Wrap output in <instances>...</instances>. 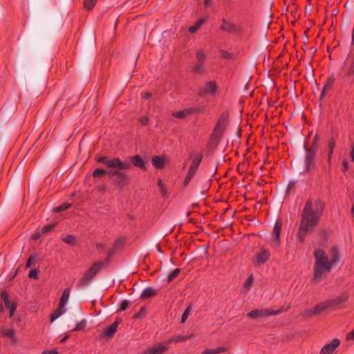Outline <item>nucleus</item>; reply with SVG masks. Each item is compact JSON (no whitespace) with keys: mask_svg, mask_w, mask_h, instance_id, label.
I'll use <instances>...</instances> for the list:
<instances>
[{"mask_svg":"<svg viewBox=\"0 0 354 354\" xmlns=\"http://www.w3.org/2000/svg\"><path fill=\"white\" fill-rule=\"evenodd\" d=\"M146 315V310L145 308H141L138 313L134 315L135 318H142Z\"/></svg>","mask_w":354,"mask_h":354,"instance_id":"nucleus-46","label":"nucleus"},{"mask_svg":"<svg viewBox=\"0 0 354 354\" xmlns=\"http://www.w3.org/2000/svg\"><path fill=\"white\" fill-rule=\"evenodd\" d=\"M301 315L305 317H310L317 315L315 308L306 309L301 312Z\"/></svg>","mask_w":354,"mask_h":354,"instance_id":"nucleus-35","label":"nucleus"},{"mask_svg":"<svg viewBox=\"0 0 354 354\" xmlns=\"http://www.w3.org/2000/svg\"><path fill=\"white\" fill-rule=\"evenodd\" d=\"M282 224L277 220L274 224L272 236L268 241L271 247L277 248L280 245V234L281 231Z\"/></svg>","mask_w":354,"mask_h":354,"instance_id":"nucleus-8","label":"nucleus"},{"mask_svg":"<svg viewBox=\"0 0 354 354\" xmlns=\"http://www.w3.org/2000/svg\"><path fill=\"white\" fill-rule=\"evenodd\" d=\"M120 172V170H109L106 171V174L110 176L111 178L115 177L116 178L117 176H118L119 173Z\"/></svg>","mask_w":354,"mask_h":354,"instance_id":"nucleus-47","label":"nucleus"},{"mask_svg":"<svg viewBox=\"0 0 354 354\" xmlns=\"http://www.w3.org/2000/svg\"><path fill=\"white\" fill-rule=\"evenodd\" d=\"M203 159V153H199L194 156L193 160L191 164L190 167L197 169H198V167L202 161Z\"/></svg>","mask_w":354,"mask_h":354,"instance_id":"nucleus-27","label":"nucleus"},{"mask_svg":"<svg viewBox=\"0 0 354 354\" xmlns=\"http://www.w3.org/2000/svg\"><path fill=\"white\" fill-rule=\"evenodd\" d=\"M307 153L304 160V165L306 171H310L313 167H315L314 159L315 158L316 154L313 153V151L312 152L306 151Z\"/></svg>","mask_w":354,"mask_h":354,"instance_id":"nucleus-15","label":"nucleus"},{"mask_svg":"<svg viewBox=\"0 0 354 354\" xmlns=\"http://www.w3.org/2000/svg\"><path fill=\"white\" fill-rule=\"evenodd\" d=\"M326 207L325 202L319 198H310L304 204L297 232L301 243L308 233L313 232L319 224Z\"/></svg>","mask_w":354,"mask_h":354,"instance_id":"nucleus-1","label":"nucleus"},{"mask_svg":"<svg viewBox=\"0 0 354 354\" xmlns=\"http://www.w3.org/2000/svg\"><path fill=\"white\" fill-rule=\"evenodd\" d=\"M342 165H343V171H346L348 169V163L346 160H344L342 162Z\"/></svg>","mask_w":354,"mask_h":354,"instance_id":"nucleus-59","label":"nucleus"},{"mask_svg":"<svg viewBox=\"0 0 354 354\" xmlns=\"http://www.w3.org/2000/svg\"><path fill=\"white\" fill-rule=\"evenodd\" d=\"M199 111V109L197 108H188L184 110L176 112L173 113V116L176 118L183 119L187 117L189 115L197 113Z\"/></svg>","mask_w":354,"mask_h":354,"instance_id":"nucleus-17","label":"nucleus"},{"mask_svg":"<svg viewBox=\"0 0 354 354\" xmlns=\"http://www.w3.org/2000/svg\"><path fill=\"white\" fill-rule=\"evenodd\" d=\"M335 145H336V142H335V138H330L328 142V156H333V150H334Z\"/></svg>","mask_w":354,"mask_h":354,"instance_id":"nucleus-34","label":"nucleus"},{"mask_svg":"<svg viewBox=\"0 0 354 354\" xmlns=\"http://www.w3.org/2000/svg\"><path fill=\"white\" fill-rule=\"evenodd\" d=\"M270 253L268 250L261 248L260 251L256 253V263L261 266L266 263L270 258Z\"/></svg>","mask_w":354,"mask_h":354,"instance_id":"nucleus-12","label":"nucleus"},{"mask_svg":"<svg viewBox=\"0 0 354 354\" xmlns=\"http://www.w3.org/2000/svg\"><path fill=\"white\" fill-rule=\"evenodd\" d=\"M196 62L192 71L194 73L202 74L205 72L203 64L207 58V55L203 49L198 50L196 53Z\"/></svg>","mask_w":354,"mask_h":354,"instance_id":"nucleus-9","label":"nucleus"},{"mask_svg":"<svg viewBox=\"0 0 354 354\" xmlns=\"http://www.w3.org/2000/svg\"><path fill=\"white\" fill-rule=\"evenodd\" d=\"M13 305H16L15 303H10V301H8V303H4V306L6 308H7L8 309L10 308V306H13Z\"/></svg>","mask_w":354,"mask_h":354,"instance_id":"nucleus-61","label":"nucleus"},{"mask_svg":"<svg viewBox=\"0 0 354 354\" xmlns=\"http://www.w3.org/2000/svg\"><path fill=\"white\" fill-rule=\"evenodd\" d=\"M330 260H329L333 265H336L340 261V254L339 250L337 247L334 246L330 250Z\"/></svg>","mask_w":354,"mask_h":354,"instance_id":"nucleus-22","label":"nucleus"},{"mask_svg":"<svg viewBox=\"0 0 354 354\" xmlns=\"http://www.w3.org/2000/svg\"><path fill=\"white\" fill-rule=\"evenodd\" d=\"M62 241L66 243L73 245L75 243V237L73 235L68 234L62 238Z\"/></svg>","mask_w":354,"mask_h":354,"instance_id":"nucleus-37","label":"nucleus"},{"mask_svg":"<svg viewBox=\"0 0 354 354\" xmlns=\"http://www.w3.org/2000/svg\"><path fill=\"white\" fill-rule=\"evenodd\" d=\"M318 136H315V138H313L311 145L308 148L306 147V151L309 152H312L313 151V153L316 154L317 151L318 149Z\"/></svg>","mask_w":354,"mask_h":354,"instance_id":"nucleus-29","label":"nucleus"},{"mask_svg":"<svg viewBox=\"0 0 354 354\" xmlns=\"http://www.w3.org/2000/svg\"><path fill=\"white\" fill-rule=\"evenodd\" d=\"M217 91V86L215 81H209L205 84L204 86L198 91V95H214Z\"/></svg>","mask_w":354,"mask_h":354,"instance_id":"nucleus-10","label":"nucleus"},{"mask_svg":"<svg viewBox=\"0 0 354 354\" xmlns=\"http://www.w3.org/2000/svg\"><path fill=\"white\" fill-rule=\"evenodd\" d=\"M227 124L228 114L226 113H223L218 120L213 132L211 134L210 139L207 143L208 148L214 149L216 147L227 126Z\"/></svg>","mask_w":354,"mask_h":354,"instance_id":"nucleus-3","label":"nucleus"},{"mask_svg":"<svg viewBox=\"0 0 354 354\" xmlns=\"http://www.w3.org/2000/svg\"><path fill=\"white\" fill-rule=\"evenodd\" d=\"M71 205L70 203H62V205L57 206L54 208L55 212H60L68 209Z\"/></svg>","mask_w":354,"mask_h":354,"instance_id":"nucleus-38","label":"nucleus"},{"mask_svg":"<svg viewBox=\"0 0 354 354\" xmlns=\"http://www.w3.org/2000/svg\"><path fill=\"white\" fill-rule=\"evenodd\" d=\"M114 182L120 187H124L130 183L129 176L120 171L118 176L114 178Z\"/></svg>","mask_w":354,"mask_h":354,"instance_id":"nucleus-16","label":"nucleus"},{"mask_svg":"<svg viewBox=\"0 0 354 354\" xmlns=\"http://www.w3.org/2000/svg\"><path fill=\"white\" fill-rule=\"evenodd\" d=\"M227 349L223 346H219L214 349H205L204 350L201 354H218L221 353L226 352Z\"/></svg>","mask_w":354,"mask_h":354,"instance_id":"nucleus-28","label":"nucleus"},{"mask_svg":"<svg viewBox=\"0 0 354 354\" xmlns=\"http://www.w3.org/2000/svg\"><path fill=\"white\" fill-rule=\"evenodd\" d=\"M1 299L2 300V301L4 303H8V301H9V299H8V295L6 292L5 291H3L1 292Z\"/></svg>","mask_w":354,"mask_h":354,"instance_id":"nucleus-51","label":"nucleus"},{"mask_svg":"<svg viewBox=\"0 0 354 354\" xmlns=\"http://www.w3.org/2000/svg\"><path fill=\"white\" fill-rule=\"evenodd\" d=\"M351 161L354 162V145L352 147V149H351Z\"/></svg>","mask_w":354,"mask_h":354,"instance_id":"nucleus-62","label":"nucleus"},{"mask_svg":"<svg viewBox=\"0 0 354 354\" xmlns=\"http://www.w3.org/2000/svg\"><path fill=\"white\" fill-rule=\"evenodd\" d=\"M132 165L141 169H146L145 162L142 160L140 156L136 155L130 158Z\"/></svg>","mask_w":354,"mask_h":354,"instance_id":"nucleus-23","label":"nucleus"},{"mask_svg":"<svg viewBox=\"0 0 354 354\" xmlns=\"http://www.w3.org/2000/svg\"><path fill=\"white\" fill-rule=\"evenodd\" d=\"M36 261V257L34 255H31L29 257V258L27 260V263L26 265V268L30 267L33 263H35Z\"/></svg>","mask_w":354,"mask_h":354,"instance_id":"nucleus-45","label":"nucleus"},{"mask_svg":"<svg viewBox=\"0 0 354 354\" xmlns=\"http://www.w3.org/2000/svg\"><path fill=\"white\" fill-rule=\"evenodd\" d=\"M38 273H39V271L37 269H32L30 270L29 273H28V277L30 278V279H37L38 278Z\"/></svg>","mask_w":354,"mask_h":354,"instance_id":"nucleus-44","label":"nucleus"},{"mask_svg":"<svg viewBox=\"0 0 354 354\" xmlns=\"http://www.w3.org/2000/svg\"><path fill=\"white\" fill-rule=\"evenodd\" d=\"M119 324L118 321L112 323L107 328H106L101 334L102 337H111L115 333Z\"/></svg>","mask_w":354,"mask_h":354,"instance_id":"nucleus-18","label":"nucleus"},{"mask_svg":"<svg viewBox=\"0 0 354 354\" xmlns=\"http://www.w3.org/2000/svg\"><path fill=\"white\" fill-rule=\"evenodd\" d=\"M335 82V78L333 76L328 77L324 85L323 86L322 93L320 94V100H323L326 95V93L331 89Z\"/></svg>","mask_w":354,"mask_h":354,"instance_id":"nucleus-19","label":"nucleus"},{"mask_svg":"<svg viewBox=\"0 0 354 354\" xmlns=\"http://www.w3.org/2000/svg\"><path fill=\"white\" fill-rule=\"evenodd\" d=\"M158 186L160 187V193L162 194V195L165 196L167 194V189L165 187L164 185L162 184V180L160 179L158 180Z\"/></svg>","mask_w":354,"mask_h":354,"instance_id":"nucleus-48","label":"nucleus"},{"mask_svg":"<svg viewBox=\"0 0 354 354\" xmlns=\"http://www.w3.org/2000/svg\"><path fill=\"white\" fill-rule=\"evenodd\" d=\"M204 21L205 19H198L194 26H192L189 28V32L190 33H194L196 32L201 28Z\"/></svg>","mask_w":354,"mask_h":354,"instance_id":"nucleus-33","label":"nucleus"},{"mask_svg":"<svg viewBox=\"0 0 354 354\" xmlns=\"http://www.w3.org/2000/svg\"><path fill=\"white\" fill-rule=\"evenodd\" d=\"M151 93H149V92H146L143 95H142V97L145 100H147L149 99V97H151Z\"/></svg>","mask_w":354,"mask_h":354,"instance_id":"nucleus-60","label":"nucleus"},{"mask_svg":"<svg viewBox=\"0 0 354 354\" xmlns=\"http://www.w3.org/2000/svg\"><path fill=\"white\" fill-rule=\"evenodd\" d=\"M129 304V301L128 300H124L120 306L119 310L120 311L125 310L128 308Z\"/></svg>","mask_w":354,"mask_h":354,"instance_id":"nucleus-49","label":"nucleus"},{"mask_svg":"<svg viewBox=\"0 0 354 354\" xmlns=\"http://www.w3.org/2000/svg\"><path fill=\"white\" fill-rule=\"evenodd\" d=\"M139 120L142 125H147L149 122V119L147 116H143L140 118Z\"/></svg>","mask_w":354,"mask_h":354,"instance_id":"nucleus-56","label":"nucleus"},{"mask_svg":"<svg viewBox=\"0 0 354 354\" xmlns=\"http://www.w3.org/2000/svg\"><path fill=\"white\" fill-rule=\"evenodd\" d=\"M168 345L167 341L164 343H160L153 347L145 350L142 354H162L168 350Z\"/></svg>","mask_w":354,"mask_h":354,"instance_id":"nucleus-11","label":"nucleus"},{"mask_svg":"<svg viewBox=\"0 0 354 354\" xmlns=\"http://www.w3.org/2000/svg\"><path fill=\"white\" fill-rule=\"evenodd\" d=\"M15 335V330H12V329H10V330H7L6 332H5V335H6L7 337H13Z\"/></svg>","mask_w":354,"mask_h":354,"instance_id":"nucleus-53","label":"nucleus"},{"mask_svg":"<svg viewBox=\"0 0 354 354\" xmlns=\"http://www.w3.org/2000/svg\"><path fill=\"white\" fill-rule=\"evenodd\" d=\"M192 336H193L192 334H191L190 335H174L171 338L167 340V344H170L172 342L177 343V342H185V341L189 339Z\"/></svg>","mask_w":354,"mask_h":354,"instance_id":"nucleus-24","label":"nucleus"},{"mask_svg":"<svg viewBox=\"0 0 354 354\" xmlns=\"http://www.w3.org/2000/svg\"><path fill=\"white\" fill-rule=\"evenodd\" d=\"M151 163L156 169H162L165 167V158L155 156L152 157Z\"/></svg>","mask_w":354,"mask_h":354,"instance_id":"nucleus-25","label":"nucleus"},{"mask_svg":"<svg viewBox=\"0 0 354 354\" xmlns=\"http://www.w3.org/2000/svg\"><path fill=\"white\" fill-rule=\"evenodd\" d=\"M190 310H191V306H188L185 310L184 311V313H183L182 315V317H181V322L182 323H185L190 313Z\"/></svg>","mask_w":354,"mask_h":354,"instance_id":"nucleus-41","label":"nucleus"},{"mask_svg":"<svg viewBox=\"0 0 354 354\" xmlns=\"http://www.w3.org/2000/svg\"><path fill=\"white\" fill-rule=\"evenodd\" d=\"M103 266V262L98 261L95 262L91 268L84 273L83 277L79 281L77 286V288H82L88 285L91 279L97 274V273L101 270Z\"/></svg>","mask_w":354,"mask_h":354,"instance_id":"nucleus-4","label":"nucleus"},{"mask_svg":"<svg viewBox=\"0 0 354 354\" xmlns=\"http://www.w3.org/2000/svg\"><path fill=\"white\" fill-rule=\"evenodd\" d=\"M294 183H289L288 185V191H290L291 189H292V187H294Z\"/></svg>","mask_w":354,"mask_h":354,"instance_id":"nucleus-64","label":"nucleus"},{"mask_svg":"<svg viewBox=\"0 0 354 354\" xmlns=\"http://www.w3.org/2000/svg\"><path fill=\"white\" fill-rule=\"evenodd\" d=\"M41 354H58V351L56 348L52 349L50 351L45 350L41 353Z\"/></svg>","mask_w":354,"mask_h":354,"instance_id":"nucleus-55","label":"nucleus"},{"mask_svg":"<svg viewBox=\"0 0 354 354\" xmlns=\"http://www.w3.org/2000/svg\"><path fill=\"white\" fill-rule=\"evenodd\" d=\"M97 162L106 165L109 168H116L120 170L129 169L131 164L129 162H122L119 158L109 159L107 156H102L97 159Z\"/></svg>","mask_w":354,"mask_h":354,"instance_id":"nucleus-5","label":"nucleus"},{"mask_svg":"<svg viewBox=\"0 0 354 354\" xmlns=\"http://www.w3.org/2000/svg\"><path fill=\"white\" fill-rule=\"evenodd\" d=\"M69 295H70V290L68 288L65 289L63 291L62 295L60 301H59V304L62 306H66V304H67V302L68 301Z\"/></svg>","mask_w":354,"mask_h":354,"instance_id":"nucleus-30","label":"nucleus"},{"mask_svg":"<svg viewBox=\"0 0 354 354\" xmlns=\"http://www.w3.org/2000/svg\"><path fill=\"white\" fill-rule=\"evenodd\" d=\"M348 338L354 340V330H353L348 335Z\"/></svg>","mask_w":354,"mask_h":354,"instance_id":"nucleus-63","label":"nucleus"},{"mask_svg":"<svg viewBox=\"0 0 354 354\" xmlns=\"http://www.w3.org/2000/svg\"><path fill=\"white\" fill-rule=\"evenodd\" d=\"M252 282H253V277L252 275H250L249 277V278L247 279V281L245 283V287L250 286L251 284L252 283Z\"/></svg>","mask_w":354,"mask_h":354,"instance_id":"nucleus-58","label":"nucleus"},{"mask_svg":"<svg viewBox=\"0 0 354 354\" xmlns=\"http://www.w3.org/2000/svg\"><path fill=\"white\" fill-rule=\"evenodd\" d=\"M197 169H193L192 167H189L188 172L187 174V176L185 177V181H184V185L187 186L190 180L192 179L195 174L196 173Z\"/></svg>","mask_w":354,"mask_h":354,"instance_id":"nucleus-31","label":"nucleus"},{"mask_svg":"<svg viewBox=\"0 0 354 354\" xmlns=\"http://www.w3.org/2000/svg\"><path fill=\"white\" fill-rule=\"evenodd\" d=\"M66 311L65 306H62L59 304L58 308L51 314L50 322H53L64 314Z\"/></svg>","mask_w":354,"mask_h":354,"instance_id":"nucleus-26","label":"nucleus"},{"mask_svg":"<svg viewBox=\"0 0 354 354\" xmlns=\"http://www.w3.org/2000/svg\"><path fill=\"white\" fill-rule=\"evenodd\" d=\"M120 243V241L117 240L115 241L114 247L113 248L111 249L109 252V257H111L115 252V248L118 246V245Z\"/></svg>","mask_w":354,"mask_h":354,"instance_id":"nucleus-52","label":"nucleus"},{"mask_svg":"<svg viewBox=\"0 0 354 354\" xmlns=\"http://www.w3.org/2000/svg\"><path fill=\"white\" fill-rule=\"evenodd\" d=\"M346 75L352 76L354 75V53L350 54L346 60Z\"/></svg>","mask_w":354,"mask_h":354,"instance_id":"nucleus-21","label":"nucleus"},{"mask_svg":"<svg viewBox=\"0 0 354 354\" xmlns=\"http://www.w3.org/2000/svg\"><path fill=\"white\" fill-rule=\"evenodd\" d=\"M86 320H82L77 324L76 326L72 330V331H77L83 329L86 326Z\"/></svg>","mask_w":354,"mask_h":354,"instance_id":"nucleus-43","label":"nucleus"},{"mask_svg":"<svg viewBox=\"0 0 354 354\" xmlns=\"http://www.w3.org/2000/svg\"><path fill=\"white\" fill-rule=\"evenodd\" d=\"M158 295V290L152 287H147L143 290L140 295V298L147 299L155 297Z\"/></svg>","mask_w":354,"mask_h":354,"instance_id":"nucleus-20","label":"nucleus"},{"mask_svg":"<svg viewBox=\"0 0 354 354\" xmlns=\"http://www.w3.org/2000/svg\"><path fill=\"white\" fill-rule=\"evenodd\" d=\"M221 56L225 59H231L232 57V54L225 50H221Z\"/></svg>","mask_w":354,"mask_h":354,"instance_id":"nucleus-50","label":"nucleus"},{"mask_svg":"<svg viewBox=\"0 0 354 354\" xmlns=\"http://www.w3.org/2000/svg\"><path fill=\"white\" fill-rule=\"evenodd\" d=\"M97 0H84V7L87 10H92L96 4Z\"/></svg>","mask_w":354,"mask_h":354,"instance_id":"nucleus-39","label":"nucleus"},{"mask_svg":"<svg viewBox=\"0 0 354 354\" xmlns=\"http://www.w3.org/2000/svg\"><path fill=\"white\" fill-rule=\"evenodd\" d=\"M340 342L338 339H333L330 343L326 344L321 350L319 354H330L338 347Z\"/></svg>","mask_w":354,"mask_h":354,"instance_id":"nucleus-14","label":"nucleus"},{"mask_svg":"<svg viewBox=\"0 0 354 354\" xmlns=\"http://www.w3.org/2000/svg\"><path fill=\"white\" fill-rule=\"evenodd\" d=\"M283 308H280L279 310H272L269 308L266 309H256L250 311L247 314V317L251 319H257L259 317H268V316H272V315H277L282 312H283Z\"/></svg>","mask_w":354,"mask_h":354,"instance_id":"nucleus-7","label":"nucleus"},{"mask_svg":"<svg viewBox=\"0 0 354 354\" xmlns=\"http://www.w3.org/2000/svg\"><path fill=\"white\" fill-rule=\"evenodd\" d=\"M96 248L98 250L103 251L105 249V245L103 243H97L96 244Z\"/></svg>","mask_w":354,"mask_h":354,"instance_id":"nucleus-57","label":"nucleus"},{"mask_svg":"<svg viewBox=\"0 0 354 354\" xmlns=\"http://www.w3.org/2000/svg\"><path fill=\"white\" fill-rule=\"evenodd\" d=\"M315 259L313 281L319 283L329 273L333 264L329 261L324 250H316L314 252Z\"/></svg>","mask_w":354,"mask_h":354,"instance_id":"nucleus-2","label":"nucleus"},{"mask_svg":"<svg viewBox=\"0 0 354 354\" xmlns=\"http://www.w3.org/2000/svg\"><path fill=\"white\" fill-rule=\"evenodd\" d=\"M180 270L179 268L174 269L167 276L168 282H171L180 273Z\"/></svg>","mask_w":354,"mask_h":354,"instance_id":"nucleus-36","label":"nucleus"},{"mask_svg":"<svg viewBox=\"0 0 354 354\" xmlns=\"http://www.w3.org/2000/svg\"><path fill=\"white\" fill-rule=\"evenodd\" d=\"M197 169H193L192 167H189L188 172L187 174V176L185 177V181H184V185L187 186L190 180L192 179L195 174L196 173Z\"/></svg>","mask_w":354,"mask_h":354,"instance_id":"nucleus-32","label":"nucleus"},{"mask_svg":"<svg viewBox=\"0 0 354 354\" xmlns=\"http://www.w3.org/2000/svg\"><path fill=\"white\" fill-rule=\"evenodd\" d=\"M345 300H346V297L343 295H341L334 299H330V300H327L324 302L319 303L314 307L315 310V313L317 315L328 308H333V307L343 303Z\"/></svg>","mask_w":354,"mask_h":354,"instance_id":"nucleus-6","label":"nucleus"},{"mask_svg":"<svg viewBox=\"0 0 354 354\" xmlns=\"http://www.w3.org/2000/svg\"><path fill=\"white\" fill-rule=\"evenodd\" d=\"M220 28L221 30L229 33H235L240 30L236 25L227 20L225 18L222 19V25Z\"/></svg>","mask_w":354,"mask_h":354,"instance_id":"nucleus-13","label":"nucleus"},{"mask_svg":"<svg viewBox=\"0 0 354 354\" xmlns=\"http://www.w3.org/2000/svg\"><path fill=\"white\" fill-rule=\"evenodd\" d=\"M16 308H17V304L16 305H13V306H10V308H9V316L11 317L14 315V313L16 310Z\"/></svg>","mask_w":354,"mask_h":354,"instance_id":"nucleus-54","label":"nucleus"},{"mask_svg":"<svg viewBox=\"0 0 354 354\" xmlns=\"http://www.w3.org/2000/svg\"><path fill=\"white\" fill-rule=\"evenodd\" d=\"M55 225H56L55 223H52V224H49V225H46L44 226L41 230L42 233L44 234V233H47V232L52 231L55 228Z\"/></svg>","mask_w":354,"mask_h":354,"instance_id":"nucleus-42","label":"nucleus"},{"mask_svg":"<svg viewBox=\"0 0 354 354\" xmlns=\"http://www.w3.org/2000/svg\"><path fill=\"white\" fill-rule=\"evenodd\" d=\"M104 174H106V171L103 169H96L94 170L93 173V176L94 178L100 177L101 176H103Z\"/></svg>","mask_w":354,"mask_h":354,"instance_id":"nucleus-40","label":"nucleus"}]
</instances>
